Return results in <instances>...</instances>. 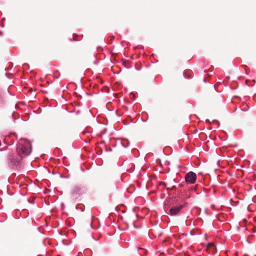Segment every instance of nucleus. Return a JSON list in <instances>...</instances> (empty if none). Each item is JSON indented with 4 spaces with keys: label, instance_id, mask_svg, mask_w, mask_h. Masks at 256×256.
<instances>
[{
    "label": "nucleus",
    "instance_id": "obj_9",
    "mask_svg": "<svg viewBox=\"0 0 256 256\" xmlns=\"http://www.w3.org/2000/svg\"><path fill=\"white\" fill-rule=\"evenodd\" d=\"M17 145H18V144H17ZM16 148H17V149H18V148H19L18 146H16Z\"/></svg>",
    "mask_w": 256,
    "mask_h": 256
},
{
    "label": "nucleus",
    "instance_id": "obj_3",
    "mask_svg": "<svg viewBox=\"0 0 256 256\" xmlns=\"http://www.w3.org/2000/svg\"><path fill=\"white\" fill-rule=\"evenodd\" d=\"M183 208L184 206L182 204L173 206L170 210V214L171 216H176L179 213Z\"/></svg>",
    "mask_w": 256,
    "mask_h": 256
},
{
    "label": "nucleus",
    "instance_id": "obj_5",
    "mask_svg": "<svg viewBox=\"0 0 256 256\" xmlns=\"http://www.w3.org/2000/svg\"><path fill=\"white\" fill-rule=\"evenodd\" d=\"M184 76H185L186 77L188 78H190V73L188 72H184Z\"/></svg>",
    "mask_w": 256,
    "mask_h": 256
},
{
    "label": "nucleus",
    "instance_id": "obj_6",
    "mask_svg": "<svg viewBox=\"0 0 256 256\" xmlns=\"http://www.w3.org/2000/svg\"><path fill=\"white\" fill-rule=\"evenodd\" d=\"M14 113H12L10 116V118L12 119V120L14 122H15V118H14Z\"/></svg>",
    "mask_w": 256,
    "mask_h": 256
},
{
    "label": "nucleus",
    "instance_id": "obj_7",
    "mask_svg": "<svg viewBox=\"0 0 256 256\" xmlns=\"http://www.w3.org/2000/svg\"><path fill=\"white\" fill-rule=\"evenodd\" d=\"M212 246H213V244L212 243H208L207 244V248H211Z\"/></svg>",
    "mask_w": 256,
    "mask_h": 256
},
{
    "label": "nucleus",
    "instance_id": "obj_1",
    "mask_svg": "<svg viewBox=\"0 0 256 256\" xmlns=\"http://www.w3.org/2000/svg\"><path fill=\"white\" fill-rule=\"evenodd\" d=\"M18 147L20 154H22L24 157L28 156L32 152V144L26 139H20L18 142Z\"/></svg>",
    "mask_w": 256,
    "mask_h": 256
},
{
    "label": "nucleus",
    "instance_id": "obj_8",
    "mask_svg": "<svg viewBox=\"0 0 256 256\" xmlns=\"http://www.w3.org/2000/svg\"><path fill=\"white\" fill-rule=\"evenodd\" d=\"M21 194L24 196L26 194V192L20 193Z\"/></svg>",
    "mask_w": 256,
    "mask_h": 256
},
{
    "label": "nucleus",
    "instance_id": "obj_2",
    "mask_svg": "<svg viewBox=\"0 0 256 256\" xmlns=\"http://www.w3.org/2000/svg\"><path fill=\"white\" fill-rule=\"evenodd\" d=\"M196 174L192 172H190L185 176V180L187 183L193 184L196 182Z\"/></svg>",
    "mask_w": 256,
    "mask_h": 256
},
{
    "label": "nucleus",
    "instance_id": "obj_10",
    "mask_svg": "<svg viewBox=\"0 0 256 256\" xmlns=\"http://www.w3.org/2000/svg\"><path fill=\"white\" fill-rule=\"evenodd\" d=\"M17 160H18V158H16ZM18 164V162H17V165Z\"/></svg>",
    "mask_w": 256,
    "mask_h": 256
},
{
    "label": "nucleus",
    "instance_id": "obj_4",
    "mask_svg": "<svg viewBox=\"0 0 256 256\" xmlns=\"http://www.w3.org/2000/svg\"><path fill=\"white\" fill-rule=\"evenodd\" d=\"M16 164V160L14 158L10 159V165L12 167L14 168Z\"/></svg>",
    "mask_w": 256,
    "mask_h": 256
}]
</instances>
